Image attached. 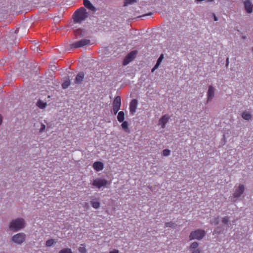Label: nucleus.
<instances>
[{"label":"nucleus","mask_w":253,"mask_h":253,"mask_svg":"<svg viewBox=\"0 0 253 253\" xmlns=\"http://www.w3.org/2000/svg\"><path fill=\"white\" fill-rule=\"evenodd\" d=\"M88 14L86 9L82 7L78 9L73 15L74 21L76 23H81L88 17Z\"/></svg>","instance_id":"f257e3e1"},{"label":"nucleus","mask_w":253,"mask_h":253,"mask_svg":"<svg viewBox=\"0 0 253 253\" xmlns=\"http://www.w3.org/2000/svg\"><path fill=\"white\" fill-rule=\"evenodd\" d=\"M25 226V222L22 218H17L12 220L9 225V228L14 231H17Z\"/></svg>","instance_id":"f03ea898"},{"label":"nucleus","mask_w":253,"mask_h":253,"mask_svg":"<svg viewBox=\"0 0 253 253\" xmlns=\"http://www.w3.org/2000/svg\"><path fill=\"white\" fill-rule=\"evenodd\" d=\"M206 232L204 230L198 229L195 231H192L189 236L190 240H202L205 236Z\"/></svg>","instance_id":"7ed1b4c3"},{"label":"nucleus","mask_w":253,"mask_h":253,"mask_svg":"<svg viewBox=\"0 0 253 253\" xmlns=\"http://www.w3.org/2000/svg\"><path fill=\"white\" fill-rule=\"evenodd\" d=\"M108 184V180L102 177H97L94 179L92 183V185L94 187L99 189L102 187H106Z\"/></svg>","instance_id":"20e7f679"},{"label":"nucleus","mask_w":253,"mask_h":253,"mask_svg":"<svg viewBox=\"0 0 253 253\" xmlns=\"http://www.w3.org/2000/svg\"><path fill=\"white\" fill-rule=\"evenodd\" d=\"M245 191V186L243 184H240L238 187L235 186V190L231 198V201L235 202Z\"/></svg>","instance_id":"39448f33"},{"label":"nucleus","mask_w":253,"mask_h":253,"mask_svg":"<svg viewBox=\"0 0 253 253\" xmlns=\"http://www.w3.org/2000/svg\"><path fill=\"white\" fill-rule=\"evenodd\" d=\"M26 236L23 233H19L14 235L12 238V241L18 244H21L25 240Z\"/></svg>","instance_id":"423d86ee"},{"label":"nucleus","mask_w":253,"mask_h":253,"mask_svg":"<svg viewBox=\"0 0 253 253\" xmlns=\"http://www.w3.org/2000/svg\"><path fill=\"white\" fill-rule=\"evenodd\" d=\"M90 42V41L89 40L84 39L78 41H77L73 44V45L76 48H79L83 47L84 45L89 44Z\"/></svg>","instance_id":"0eeeda50"},{"label":"nucleus","mask_w":253,"mask_h":253,"mask_svg":"<svg viewBox=\"0 0 253 253\" xmlns=\"http://www.w3.org/2000/svg\"><path fill=\"white\" fill-rule=\"evenodd\" d=\"M137 104L138 102L136 99H133L131 101L129 105V111L131 114L133 115L135 112Z\"/></svg>","instance_id":"6e6552de"},{"label":"nucleus","mask_w":253,"mask_h":253,"mask_svg":"<svg viewBox=\"0 0 253 253\" xmlns=\"http://www.w3.org/2000/svg\"><path fill=\"white\" fill-rule=\"evenodd\" d=\"M245 8L248 13H251L253 11V5L251 0H246L244 2Z\"/></svg>","instance_id":"1a4fd4ad"},{"label":"nucleus","mask_w":253,"mask_h":253,"mask_svg":"<svg viewBox=\"0 0 253 253\" xmlns=\"http://www.w3.org/2000/svg\"><path fill=\"white\" fill-rule=\"evenodd\" d=\"M90 203L92 207L95 209H98L100 207L99 199L98 198H91Z\"/></svg>","instance_id":"9d476101"},{"label":"nucleus","mask_w":253,"mask_h":253,"mask_svg":"<svg viewBox=\"0 0 253 253\" xmlns=\"http://www.w3.org/2000/svg\"><path fill=\"white\" fill-rule=\"evenodd\" d=\"M84 6L91 11L95 12L97 9L93 5L89 0H84Z\"/></svg>","instance_id":"9b49d317"},{"label":"nucleus","mask_w":253,"mask_h":253,"mask_svg":"<svg viewBox=\"0 0 253 253\" xmlns=\"http://www.w3.org/2000/svg\"><path fill=\"white\" fill-rule=\"evenodd\" d=\"M93 168L96 171H99L103 169L104 164L101 162L97 161L93 163Z\"/></svg>","instance_id":"f8f14e48"},{"label":"nucleus","mask_w":253,"mask_h":253,"mask_svg":"<svg viewBox=\"0 0 253 253\" xmlns=\"http://www.w3.org/2000/svg\"><path fill=\"white\" fill-rule=\"evenodd\" d=\"M207 96L208 101L211 100L214 96V88L212 85L209 86Z\"/></svg>","instance_id":"ddd939ff"},{"label":"nucleus","mask_w":253,"mask_h":253,"mask_svg":"<svg viewBox=\"0 0 253 253\" xmlns=\"http://www.w3.org/2000/svg\"><path fill=\"white\" fill-rule=\"evenodd\" d=\"M75 35L77 38H80L86 36L87 32L84 29H78L75 31Z\"/></svg>","instance_id":"4468645a"},{"label":"nucleus","mask_w":253,"mask_h":253,"mask_svg":"<svg viewBox=\"0 0 253 253\" xmlns=\"http://www.w3.org/2000/svg\"><path fill=\"white\" fill-rule=\"evenodd\" d=\"M169 117L167 115L163 116L159 120V125L161 126L162 128H164L166 124L169 121Z\"/></svg>","instance_id":"2eb2a0df"},{"label":"nucleus","mask_w":253,"mask_h":253,"mask_svg":"<svg viewBox=\"0 0 253 253\" xmlns=\"http://www.w3.org/2000/svg\"><path fill=\"white\" fill-rule=\"evenodd\" d=\"M84 74L83 72H81L78 73V74L77 75L76 78H75V82L77 84H81L84 78Z\"/></svg>","instance_id":"dca6fc26"},{"label":"nucleus","mask_w":253,"mask_h":253,"mask_svg":"<svg viewBox=\"0 0 253 253\" xmlns=\"http://www.w3.org/2000/svg\"><path fill=\"white\" fill-rule=\"evenodd\" d=\"M121 105V99L120 96H116L113 101V106L120 107Z\"/></svg>","instance_id":"f3484780"},{"label":"nucleus","mask_w":253,"mask_h":253,"mask_svg":"<svg viewBox=\"0 0 253 253\" xmlns=\"http://www.w3.org/2000/svg\"><path fill=\"white\" fill-rule=\"evenodd\" d=\"M117 119L120 123L123 122L125 120V113L123 111H120L118 113Z\"/></svg>","instance_id":"a211bd4d"},{"label":"nucleus","mask_w":253,"mask_h":253,"mask_svg":"<svg viewBox=\"0 0 253 253\" xmlns=\"http://www.w3.org/2000/svg\"><path fill=\"white\" fill-rule=\"evenodd\" d=\"M242 118L247 121H249L251 119L252 116L251 114L247 112H244L242 114Z\"/></svg>","instance_id":"6ab92c4d"},{"label":"nucleus","mask_w":253,"mask_h":253,"mask_svg":"<svg viewBox=\"0 0 253 253\" xmlns=\"http://www.w3.org/2000/svg\"><path fill=\"white\" fill-rule=\"evenodd\" d=\"M222 222L223 224H225L226 227H229L230 223V219L228 216H225L222 218Z\"/></svg>","instance_id":"aec40b11"},{"label":"nucleus","mask_w":253,"mask_h":253,"mask_svg":"<svg viewBox=\"0 0 253 253\" xmlns=\"http://www.w3.org/2000/svg\"><path fill=\"white\" fill-rule=\"evenodd\" d=\"M74 3L73 0H64V8H67L73 5Z\"/></svg>","instance_id":"412c9836"},{"label":"nucleus","mask_w":253,"mask_h":253,"mask_svg":"<svg viewBox=\"0 0 253 253\" xmlns=\"http://www.w3.org/2000/svg\"><path fill=\"white\" fill-rule=\"evenodd\" d=\"M37 105L41 109H43L47 106V103L46 102H43L41 100H39L37 103Z\"/></svg>","instance_id":"4be33fe9"},{"label":"nucleus","mask_w":253,"mask_h":253,"mask_svg":"<svg viewBox=\"0 0 253 253\" xmlns=\"http://www.w3.org/2000/svg\"><path fill=\"white\" fill-rule=\"evenodd\" d=\"M224 230V228L223 226H219L217 227L214 229V232L216 234H219L223 233Z\"/></svg>","instance_id":"5701e85b"},{"label":"nucleus","mask_w":253,"mask_h":253,"mask_svg":"<svg viewBox=\"0 0 253 253\" xmlns=\"http://www.w3.org/2000/svg\"><path fill=\"white\" fill-rule=\"evenodd\" d=\"M199 246V243L197 242H193L190 246L189 247V251H193V250H195V249H197V247H198Z\"/></svg>","instance_id":"b1692460"},{"label":"nucleus","mask_w":253,"mask_h":253,"mask_svg":"<svg viewBox=\"0 0 253 253\" xmlns=\"http://www.w3.org/2000/svg\"><path fill=\"white\" fill-rule=\"evenodd\" d=\"M122 124L121 125L122 127L124 130H125L126 131H127L128 130V123L126 121H123L122 122Z\"/></svg>","instance_id":"393cba45"},{"label":"nucleus","mask_w":253,"mask_h":253,"mask_svg":"<svg viewBox=\"0 0 253 253\" xmlns=\"http://www.w3.org/2000/svg\"><path fill=\"white\" fill-rule=\"evenodd\" d=\"M78 251L81 253H86L87 250L85 248V245L84 244H81V247L78 248Z\"/></svg>","instance_id":"a878e982"},{"label":"nucleus","mask_w":253,"mask_h":253,"mask_svg":"<svg viewBox=\"0 0 253 253\" xmlns=\"http://www.w3.org/2000/svg\"><path fill=\"white\" fill-rule=\"evenodd\" d=\"M219 218L218 217L212 218L211 220L210 223L211 224L217 225L219 224Z\"/></svg>","instance_id":"bb28decb"},{"label":"nucleus","mask_w":253,"mask_h":253,"mask_svg":"<svg viewBox=\"0 0 253 253\" xmlns=\"http://www.w3.org/2000/svg\"><path fill=\"white\" fill-rule=\"evenodd\" d=\"M136 53V51H132L130 53H129L127 55L126 57H128V58L132 60L134 58V55H135Z\"/></svg>","instance_id":"cd10ccee"},{"label":"nucleus","mask_w":253,"mask_h":253,"mask_svg":"<svg viewBox=\"0 0 253 253\" xmlns=\"http://www.w3.org/2000/svg\"><path fill=\"white\" fill-rule=\"evenodd\" d=\"M164 59V54H162L159 57V58L158 59L157 61V63L156 64V65H158V66H159L162 61V60H163Z\"/></svg>","instance_id":"c85d7f7f"},{"label":"nucleus","mask_w":253,"mask_h":253,"mask_svg":"<svg viewBox=\"0 0 253 253\" xmlns=\"http://www.w3.org/2000/svg\"><path fill=\"white\" fill-rule=\"evenodd\" d=\"M136 2V0H125V6L131 4Z\"/></svg>","instance_id":"c756f323"},{"label":"nucleus","mask_w":253,"mask_h":253,"mask_svg":"<svg viewBox=\"0 0 253 253\" xmlns=\"http://www.w3.org/2000/svg\"><path fill=\"white\" fill-rule=\"evenodd\" d=\"M54 243V241L53 239H49L46 242V246L47 247L51 246L53 243Z\"/></svg>","instance_id":"7c9ffc66"},{"label":"nucleus","mask_w":253,"mask_h":253,"mask_svg":"<svg viewBox=\"0 0 253 253\" xmlns=\"http://www.w3.org/2000/svg\"><path fill=\"white\" fill-rule=\"evenodd\" d=\"M170 154V151L169 149H164L163 151V155L164 156H169Z\"/></svg>","instance_id":"2f4dec72"},{"label":"nucleus","mask_w":253,"mask_h":253,"mask_svg":"<svg viewBox=\"0 0 253 253\" xmlns=\"http://www.w3.org/2000/svg\"><path fill=\"white\" fill-rule=\"evenodd\" d=\"M175 223L171 221L166 222L165 227H173L174 226Z\"/></svg>","instance_id":"473e14b6"},{"label":"nucleus","mask_w":253,"mask_h":253,"mask_svg":"<svg viewBox=\"0 0 253 253\" xmlns=\"http://www.w3.org/2000/svg\"><path fill=\"white\" fill-rule=\"evenodd\" d=\"M120 109V107L113 106V112L115 115H116L118 111Z\"/></svg>","instance_id":"72a5a7b5"},{"label":"nucleus","mask_w":253,"mask_h":253,"mask_svg":"<svg viewBox=\"0 0 253 253\" xmlns=\"http://www.w3.org/2000/svg\"><path fill=\"white\" fill-rule=\"evenodd\" d=\"M70 85V82L64 81V88L67 87Z\"/></svg>","instance_id":"f704fd0d"},{"label":"nucleus","mask_w":253,"mask_h":253,"mask_svg":"<svg viewBox=\"0 0 253 253\" xmlns=\"http://www.w3.org/2000/svg\"><path fill=\"white\" fill-rule=\"evenodd\" d=\"M64 253H73L72 250L70 249L66 248L64 249Z\"/></svg>","instance_id":"c9c22d12"},{"label":"nucleus","mask_w":253,"mask_h":253,"mask_svg":"<svg viewBox=\"0 0 253 253\" xmlns=\"http://www.w3.org/2000/svg\"><path fill=\"white\" fill-rule=\"evenodd\" d=\"M159 66H158V65H156V64H155V66H154V67L152 69V70H151V72H152V73L154 72V71H155L156 69H157L159 68Z\"/></svg>","instance_id":"e433bc0d"},{"label":"nucleus","mask_w":253,"mask_h":253,"mask_svg":"<svg viewBox=\"0 0 253 253\" xmlns=\"http://www.w3.org/2000/svg\"><path fill=\"white\" fill-rule=\"evenodd\" d=\"M45 126L44 124H42L41 125V127L40 128V131L42 132V131H43L45 129Z\"/></svg>","instance_id":"4c0bfd02"},{"label":"nucleus","mask_w":253,"mask_h":253,"mask_svg":"<svg viewBox=\"0 0 253 253\" xmlns=\"http://www.w3.org/2000/svg\"><path fill=\"white\" fill-rule=\"evenodd\" d=\"M191 252H192V253H201L200 251L198 249L193 250Z\"/></svg>","instance_id":"58836bf2"},{"label":"nucleus","mask_w":253,"mask_h":253,"mask_svg":"<svg viewBox=\"0 0 253 253\" xmlns=\"http://www.w3.org/2000/svg\"><path fill=\"white\" fill-rule=\"evenodd\" d=\"M129 63V61H127L126 59H125L123 61V65H126Z\"/></svg>","instance_id":"ea45409f"},{"label":"nucleus","mask_w":253,"mask_h":253,"mask_svg":"<svg viewBox=\"0 0 253 253\" xmlns=\"http://www.w3.org/2000/svg\"><path fill=\"white\" fill-rule=\"evenodd\" d=\"M109 253H119V251L117 250H115L112 251H110Z\"/></svg>","instance_id":"a19ab883"},{"label":"nucleus","mask_w":253,"mask_h":253,"mask_svg":"<svg viewBox=\"0 0 253 253\" xmlns=\"http://www.w3.org/2000/svg\"><path fill=\"white\" fill-rule=\"evenodd\" d=\"M152 14H153V13H152V12H149V13H147V14H146L143 15L142 16H143V17H145V16H146L151 15Z\"/></svg>","instance_id":"79ce46f5"},{"label":"nucleus","mask_w":253,"mask_h":253,"mask_svg":"<svg viewBox=\"0 0 253 253\" xmlns=\"http://www.w3.org/2000/svg\"><path fill=\"white\" fill-rule=\"evenodd\" d=\"M229 64V58H227L226 60V66H227Z\"/></svg>","instance_id":"37998d69"},{"label":"nucleus","mask_w":253,"mask_h":253,"mask_svg":"<svg viewBox=\"0 0 253 253\" xmlns=\"http://www.w3.org/2000/svg\"><path fill=\"white\" fill-rule=\"evenodd\" d=\"M33 50L35 51H37V52H39V47L37 46L35 48H33Z\"/></svg>","instance_id":"c03bdc74"},{"label":"nucleus","mask_w":253,"mask_h":253,"mask_svg":"<svg viewBox=\"0 0 253 253\" xmlns=\"http://www.w3.org/2000/svg\"><path fill=\"white\" fill-rule=\"evenodd\" d=\"M214 20L216 21L218 20L217 17L214 14Z\"/></svg>","instance_id":"a18cd8bd"},{"label":"nucleus","mask_w":253,"mask_h":253,"mask_svg":"<svg viewBox=\"0 0 253 253\" xmlns=\"http://www.w3.org/2000/svg\"><path fill=\"white\" fill-rule=\"evenodd\" d=\"M2 116L0 115V125L2 123Z\"/></svg>","instance_id":"49530a36"},{"label":"nucleus","mask_w":253,"mask_h":253,"mask_svg":"<svg viewBox=\"0 0 253 253\" xmlns=\"http://www.w3.org/2000/svg\"><path fill=\"white\" fill-rule=\"evenodd\" d=\"M126 59L127 60V61H129V62L130 61H131L132 60L129 58H128V57H126Z\"/></svg>","instance_id":"de8ad7c7"},{"label":"nucleus","mask_w":253,"mask_h":253,"mask_svg":"<svg viewBox=\"0 0 253 253\" xmlns=\"http://www.w3.org/2000/svg\"><path fill=\"white\" fill-rule=\"evenodd\" d=\"M59 253H63V250H60Z\"/></svg>","instance_id":"09e8293b"},{"label":"nucleus","mask_w":253,"mask_h":253,"mask_svg":"<svg viewBox=\"0 0 253 253\" xmlns=\"http://www.w3.org/2000/svg\"><path fill=\"white\" fill-rule=\"evenodd\" d=\"M196 1H197L198 2H201L202 1V0H196Z\"/></svg>","instance_id":"8fccbe9b"},{"label":"nucleus","mask_w":253,"mask_h":253,"mask_svg":"<svg viewBox=\"0 0 253 253\" xmlns=\"http://www.w3.org/2000/svg\"><path fill=\"white\" fill-rule=\"evenodd\" d=\"M208 1H213V0H208Z\"/></svg>","instance_id":"3c124183"},{"label":"nucleus","mask_w":253,"mask_h":253,"mask_svg":"<svg viewBox=\"0 0 253 253\" xmlns=\"http://www.w3.org/2000/svg\"><path fill=\"white\" fill-rule=\"evenodd\" d=\"M61 86H62V87H63V83H62V84H61Z\"/></svg>","instance_id":"603ef678"},{"label":"nucleus","mask_w":253,"mask_h":253,"mask_svg":"<svg viewBox=\"0 0 253 253\" xmlns=\"http://www.w3.org/2000/svg\"><path fill=\"white\" fill-rule=\"evenodd\" d=\"M252 51H253V49H252Z\"/></svg>","instance_id":"864d4df0"}]
</instances>
